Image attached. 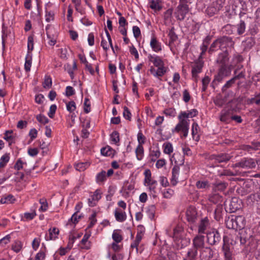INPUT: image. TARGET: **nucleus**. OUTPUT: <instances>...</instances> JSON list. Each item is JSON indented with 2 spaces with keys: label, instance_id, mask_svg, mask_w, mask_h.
Instances as JSON below:
<instances>
[{
  "label": "nucleus",
  "instance_id": "obj_47",
  "mask_svg": "<svg viewBox=\"0 0 260 260\" xmlns=\"http://www.w3.org/2000/svg\"><path fill=\"white\" fill-rule=\"evenodd\" d=\"M206 252L207 254L205 256L208 259H211L213 257L214 251L210 247H206L202 251V253Z\"/></svg>",
  "mask_w": 260,
  "mask_h": 260
},
{
  "label": "nucleus",
  "instance_id": "obj_33",
  "mask_svg": "<svg viewBox=\"0 0 260 260\" xmlns=\"http://www.w3.org/2000/svg\"><path fill=\"white\" fill-rule=\"evenodd\" d=\"M185 125H187V121L185 119L180 120L179 122L176 125L174 129L172 131L173 132H176L178 133L181 131H182Z\"/></svg>",
  "mask_w": 260,
  "mask_h": 260
},
{
  "label": "nucleus",
  "instance_id": "obj_22",
  "mask_svg": "<svg viewBox=\"0 0 260 260\" xmlns=\"http://www.w3.org/2000/svg\"><path fill=\"white\" fill-rule=\"evenodd\" d=\"M200 127L197 122H193L191 126V135L193 140L198 141L200 139L199 131Z\"/></svg>",
  "mask_w": 260,
  "mask_h": 260
},
{
  "label": "nucleus",
  "instance_id": "obj_39",
  "mask_svg": "<svg viewBox=\"0 0 260 260\" xmlns=\"http://www.w3.org/2000/svg\"><path fill=\"white\" fill-rule=\"evenodd\" d=\"M168 68L165 66H162V67H160L157 68L156 70V72L155 73V77H162L168 71Z\"/></svg>",
  "mask_w": 260,
  "mask_h": 260
},
{
  "label": "nucleus",
  "instance_id": "obj_64",
  "mask_svg": "<svg viewBox=\"0 0 260 260\" xmlns=\"http://www.w3.org/2000/svg\"><path fill=\"white\" fill-rule=\"evenodd\" d=\"M225 101L221 98H217L214 100L215 105L219 107H221L225 103Z\"/></svg>",
  "mask_w": 260,
  "mask_h": 260
},
{
  "label": "nucleus",
  "instance_id": "obj_52",
  "mask_svg": "<svg viewBox=\"0 0 260 260\" xmlns=\"http://www.w3.org/2000/svg\"><path fill=\"white\" fill-rule=\"evenodd\" d=\"M164 152L166 154H170L171 153L173 152V147L172 144L167 142L164 144Z\"/></svg>",
  "mask_w": 260,
  "mask_h": 260
},
{
  "label": "nucleus",
  "instance_id": "obj_12",
  "mask_svg": "<svg viewBox=\"0 0 260 260\" xmlns=\"http://www.w3.org/2000/svg\"><path fill=\"white\" fill-rule=\"evenodd\" d=\"M148 58L149 61L151 62L155 67L159 68L165 66V63L161 57L159 56L149 54L148 56Z\"/></svg>",
  "mask_w": 260,
  "mask_h": 260
},
{
  "label": "nucleus",
  "instance_id": "obj_57",
  "mask_svg": "<svg viewBox=\"0 0 260 260\" xmlns=\"http://www.w3.org/2000/svg\"><path fill=\"white\" fill-rule=\"evenodd\" d=\"M164 113L167 116L175 117L176 115L175 109L172 108L166 109L164 111Z\"/></svg>",
  "mask_w": 260,
  "mask_h": 260
},
{
  "label": "nucleus",
  "instance_id": "obj_21",
  "mask_svg": "<svg viewBox=\"0 0 260 260\" xmlns=\"http://www.w3.org/2000/svg\"><path fill=\"white\" fill-rule=\"evenodd\" d=\"M180 168L177 166H175L172 171V177L171 180V183L173 185H175L177 183V180L179 174Z\"/></svg>",
  "mask_w": 260,
  "mask_h": 260
},
{
  "label": "nucleus",
  "instance_id": "obj_1",
  "mask_svg": "<svg viewBox=\"0 0 260 260\" xmlns=\"http://www.w3.org/2000/svg\"><path fill=\"white\" fill-rule=\"evenodd\" d=\"M229 53L227 50L218 54L216 62L219 67L218 74L215 76L212 85L216 82H220L224 77L229 76L231 73L233 66L229 63Z\"/></svg>",
  "mask_w": 260,
  "mask_h": 260
},
{
  "label": "nucleus",
  "instance_id": "obj_2",
  "mask_svg": "<svg viewBox=\"0 0 260 260\" xmlns=\"http://www.w3.org/2000/svg\"><path fill=\"white\" fill-rule=\"evenodd\" d=\"M224 209L226 212L234 213L242 207V200L237 197L226 200L224 203Z\"/></svg>",
  "mask_w": 260,
  "mask_h": 260
},
{
  "label": "nucleus",
  "instance_id": "obj_41",
  "mask_svg": "<svg viewBox=\"0 0 260 260\" xmlns=\"http://www.w3.org/2000/svg\"><path fill=\"white\" fill-rule=\"evenodd\" d=\"M114 150L108 146L107 147L102 148L101 150V153L104 156H113Z\"/></svg>",
  "mask_w": 260,
  "mask_h": 260
},
{
  "label": "nucleus",
  "instance_id": "obj_51",
  "mask_svg": "<svg viewBox=\"0 0 260 260\" xmlns=\"http://www.w3.org/2000/svg\"><path fill=\"white\" fill-rule=\"evenodd\" d=\"M67 110L70 113H72L76 109V105L75 102L71 101L66 104Z\"/></svg>",
  "mask_w": 260,
  "mask_h": 260
},
{
  "label": "nucleus",
  "instance_id": "obj_23",
  "mask_svg": "<svg viewBox=\"0 0 260 260\" xmlns=\"http://www.w3.org/2000/svg\"><path fill=\"white\" fill-rule=\"evenodd\" d=\"M115 217L117 221L123 222L126 218V215L125 212L120 209H116L114 213Z\"/></svg>",
  "mask_w": 260,
  "mask_h": 260
},
{
  "label": "nucleus",
  "instance_id": "obj_46",
  "mask_svg": "<svg viewBox=\"0 0 260 260\" xmlns=\"http://www.w3.org/2000/svg\"><path fill=\"white\" fill-rule=\"evenodd\" d=\"M220 43L218 40V39L215 40L211 45V46L208 50V52L210 54H212L213 52H214L216 50V49L217 48H220L221 47H219Z\"/></svg>",
  "mask_w": 260,
  "mask_h": 260
},
{
  "label": "nucleus",
  "instance_id": "obj_53",
  "mask_svg": "<svg viewBox=\"0 0 260 260\" xmlns=\"http://www.w3.org/2000/svg\"><path fill=\"white\" fill-rule=\"evenodd\" d=\"M112 239L116 243H118L122 241V237L115 230L112 234Z\"/></svg>",
  "mask_w": 260,
  "mask_h": 260
},
{
  "label": "nucleus",
  "instance_id": "obj_10",
  "mask_svg": "<svg viewBox=\"0 0 260 260\" xmlns=\"http://www.w3.org/2000/svg\"><path fill=\"white\" fill-rule=\"evenodd\" d=\"M256 166V163L252 158H244L240 161L235 164V166L242 168H253Z\"/></svg>",
  "mask_w": 260,
  "mask_h": 260
},
{
  "label": "nucleus",
  "instance_id": "obj_37",
  "mask_svg": "<svg viewBox=\"0 0 260 260\" xmlns=\"http://www.w3.org/2000/svg\"><path fill=\"white\" fill-rule=\"evenodd\" d=\"M246 103L248 105L255 103L256 105H259L260 104V93L257 94L253 98L247 99Z\"/></svg>",
  "mask_w": 260,
  "mask_h": 260
},
{
  "label": "nucleus",
  "instance_id": "obj_40",
  "mask_svg": "<svg viewBox=\"0 0 260 260\" xmlns=\"http://www.w3.org/2000/svg\"><path fill=\"white\" fill-rule=\"evenodd\" d=\"M31 65V56L29 53H27L25 58V62L24 64V69L26 72H28L30 70Z\"/></svg>",
  "mask_w": 260,
  "mask_h": 260
},
{
  "label": "nucleus",
  "instance_id": "obj_20",
  "mask_svg": "<svg viewBox=\"0 0 260 260\" xmlns=\"http://www.w3.org/2000/svg\"><path fill=\"white\" fill-rule=\"evenodd\" d=\"M150 45L152 50L156 52H159L161 50V44L157 40L155 37H152Z\"/></svg>",
  "mask_w": 260,
  "mask_h": 260
},
{
  "label": "nucleus",
  "instance_id": "obj_27",
  "mask_svg": "<svg viewBox=\"0 0 260 260\" xmlns=\"http://www.w3.org/2000/svg\"><path fill=\"white\" fill-rule=\"evenodd\" d=\"M59 230L56 228H53L52 229H49V236H46V240H55L57 235L59 234Z\"/></svg>",
  "mask_w": 260,
  "mask_h": 260
},
{
  "label": "nucleus",
  "instance_id": "obj_19",
  "mask_svg": "<svg viewBox=\"0 0 260 260\" xmlns=\"http://www.w3.org/2000/svg\"><path fill=\"white\" fill-rule=\"evenodd\" d=\"M225 224L227 228L229 229L238 230L234 219V215H231L225 219Z\"/></svg>",
  "mask_w": 260,
  "mask_h": 260
},
{
  "label": "nucleus",
  "instance_id": "obj_5",
  "mask_svg": "<svg viewBox=\"0 0 260 260\" xmlns=\"http://www.w3.org/2000/svg\"><path fill=\"white\" fill-rule=\"evenodd\" d=\"M204 62L203 57L199 56L198 58L194 61V64L191 66V75L196 82L198 81V74L202 72Z\"/></svg>",
  "mask_w": 260,
  "mask_h": 260
},
{
  "label": "nucleus",
  "instance_id": "obj_31",
  "mask_svg": "<svg viewBox=\"0 0 260 260\" xmlns=\"http://www.w3.org/2000/svg\"><path fill=\"white\" fill-rule=\"evenodd\" d=\"M223 210V207L222 205L218 204L215 209L214 211V215H215V219L219 221L220 220V218H221V214Z\"/></svg>",
  "mask_w": 260,
  "mask_h": 260
},
{
  "label": "nucleus",
  "instance_id": "obj_42",
  "mask_svg": "<svg viewBox=\"0 0 260 260\" xmlns=\"http://www.w3.org/2000/svg\"><path fill=\"white\" fill-rule=\"evenodd\" d=\"M246 25L244 20H241L240 23L237 24V32L238 35H242L245 30Z\"/></svg>",
  "mask_w": 260,
  "mask_h": 260
},
{
  "label": "nucleus",
  "instance_id": "obj_38",
  "mask_svg": "<svg viewBox=\"0 0 260 260\" xmlns=\"http://www.w3.org/2000/svg\"><path fill=\"white\" fill-rule=\"evenodd\" d=\"M135 152L137 159L139 160H141L144 156V148L142 145H138L135 150Z\"/></svg>",
  "mask_w": 260,
  "mask_h": 260
},
{
  "label": "nucleus",
  "instance_id": "obj_16",
  "mask_svg": "<svg viewBox=\"0 0 260 260\" xmlns=\"http://www.w3.org/2000/svg\"><path fill=\"white\" fill-rule=\"evenodd\" d=\"M209 225V220L206 217L200 220L198 225V233L204 234Z\"/></svg>",
  "mask_w": 260,
  "mask_h": 260
},
{
  "label": "nucleus",
  "instance_id": "obj_24",
  "mask_svg": "<svg viewBox=\"0 0 260 260\" xmlns=\"http://www.w3.org/2000/svg\"><path fill=\"white\" fill-rule=\"evenodd\" d=\"M16 201V199L14 196L11 194L4 196L0 200V203L4 204H13Z\"/></svg>",
  "mask_w": 260,
  "mask_h": 260
},
{
  "label": "nucleus",
  "instance_id": "obj_63",
  "mask_svg": "<svg viewBox=\"0 0 260 260\" xmlns=\"http://www.w3.org/2000/svg\"><path fill=\"white\" fill-rule=\"evenodd\" d=\"M75 94V91L74 89L70 86H68L66 87V95L68 97L72 96Z\"/></svg>",
  "mask_w": 260,
  "mask_h": 260
},
{
  "label": "nucleus",
  "instance_id": "obj_58",
  "mask_svg": "<svg viewBox=\"0 0 260 260\" xmlns=\"http://www.w3.org/2000/svg\"><path fill=\"white\" fill-rule=\"evenodd\" d=\"M145 175V183L147 184L148 182L151 181V173L149 169H147L144 172Z\"/></svg>",
  "mask_w": 260,
  "mask_h": 260
},
{
  "label": "nucleus",
  "instance_id": "obj_3",
  "mask_svg": "<svg viewBox=\"0 0 260 260\" xmlns=\"http://www.w3.org/2000/svg\"><path fill=\"white\" fill-rule=\"evenodd\" d=\"M186 218L190 228L193 230L196 226V223L199 219L197 209L193 206H189L186 211Z\"/></svg>",
  "mask_w": 260,
  "mask_h": 260
},
{
  "label": "nucleus",
  "instance_id": "obj_6",
  "mask_svg": "<svg viewBox=\"0 0 260 260\" xmlns=\"http://www.w3.org/2000/svg\"><path fill=\"white\" fill-rule=\"evenodd\" d=\"M223 7V0H215L206 10V14L212 17L217 14Z\"/></svg>",
  "mask_w": 260,
  "mask_h": 260
},
{
  "label": "nucleus",
  "instance_id": "obj_54",
  "mask_svg": "<svg viewBox=\"0 0 260 260\" xmlns=\"http://www.w3.org/2000/svg\"><path fill=\"white\" fill-rule=\"evenodd\" d=\"M123 116L126 119L129 121L131 120L132 114L128 108L126 106L123 107Z\"/></svg>",
  "mask_w": 260,
  "mask_h": 260
},
{
  "label": "nucleus",
  "instance_id": "obj_48",
  "mask_svg": "<svg viewBox=\"0 0 260 260\" xmlns=\"http://www.w3.org/2000/svg\"><path fill=\"white\" fill-rule=\"evenodd\" d=\"M168 36L170 38V43H173L178 38L177 35L174 31V27H172L171 29H170Z\"/></svg>",
  "mask_w": 260,
  "mask_h": 260
},
{
  "label": "nucleus",
  "instance_id": "obj_50",
  "mask_svg": "<svg viewBox=\"0 0 260 260\" xmlns=\"http://www.w3.org/2000/svg\"><path fill=\"white\" fill-rule=\"evenodd\" d=\"M39 202L41 205L39 208V210L43 212L46 211L47 210L48 207L47 200L43 198L41 199Z\"/></svg>",
  "mask_w": 260,
  "mask_h": 260
},
{
  "label": "nucleus",
  "instance_id": "obj_44",
  "mask_svg": "<svg viewBox=\"0 0 260 260\" xmlns=\"http://www.w3.org/2000/svg\"><path fill=\"white\" fill-rule=\"evenodd\" d=\"M110 140L114 144H117L120 140L119 133L117 131L113 132L110 135Z\"/></svg>",
  "mask_w": 260,
  "mask_h": 260
},
{
  "label": "nucleus",
  "instance_id": "obj_28",
  "mask_svg": "<svg viewBox=\"0 0 260 260\" xmlns=\"http://www.w3.org/2000/svg\"><path fill=\"white\" fill-rule=\"evenodd\" d=\"M260 147V143L258 142H252L250 145H246L243 146V149L248 151L251 150H256Z\"/></svg>",
  "mask_w": 260,
  "mask_h": 260
},
{
  "label": "nucleus",
  "instance_id": "obj_49",
  "mask_svg": "<svg viewBox=\"0 0 260 260\" xmlns=\"http://www.w3.org/2000/svg\"><path fill=\"white\" fill-rule=\"evenodd\" d=\"M22 248V243L20 241H16L12 245V249L16 253L19 252Z\"/></svg>",
  "mask_w": 260,
  "mask_h": 260
},
{
  "label": "nucleus",
  "instance_id": "obj_60",
  "mask_svg": "<svg viewBox=\"0 0 260 260\" xmlns=\"http://www.w3.org/2000/svg\"><path fill=\"white\" fill-rule=\"evenodd\" d=\"M196 186L199 189L206 188L209 187V183L208 181H198L196 182Z\"/></svg>",
  "mask_w": 260,
  "mask_h": 260
},
{
  "label": "nucleus",
  "instance_id": "obj_11",
  "mask_svg": "<svg viewBox=\"0 0 260 260\" xmlns=\"http://www.w3.org/2000/svg\"><path fill=\"white\" fill-rule=\"evenodd\" d=\"M205 237L203 235H197L192 240L193 248L192 249H198L204 248Z\"/></svg>",
  "mask_w": 260,
  "mask_h": 260
},
{
  "label": "nucleus",
  "instance_id": "obj_62",
  "mask_svg": "<svg viewBox=\"0 0 260 260\" xmlns=\"http://www.w3.org/2000/svg\"><path fill=\"white\" fill-rule=\"evenodd\" d=\"M155 207L154 205L149 206L147 212L149 217L152 219L154 216Z\"/></svg>",
  "mask_w": 260,
  "mask_h": 260
},
{
  "label": "nucleus",
  "instance_id": "obj_35",
  "mask_svg": "<svg viewBox=\"0 0 260 260\" xmlns=\"http://www.w3.org/2000/svg\"><path fill=\"white\" fill-rule=\"evenodd\" d=\"M222 198V196L218 193H214L209 197V200L215 204H218V203L221 201Z\"/></svg>",
  "mask_w": 260,
  "mask_h": 260
},
{
  "label": "nucleus",
  "instance_id": "obj_9",
  "mask_svg": "<svg viewBox=\"0 0 260 260\" xmlns=\"http://www.w3.org/2000/svg\"><path fill=\"white\" fill-rule=\"evenodd\" d=\"M260 200V193L256 192L251 194L247 199L248 204L255 209L257 214L259 213V201Z\"/></svg>",
  "mask_w": 260,
  "mask_h": 260
},
{
  "label": "nucleus",
  "instance_id": "obj_26",
  "mask_svg": "<svg viewBox=\"0 0 260 260\" xmlns=\"http://www.w3.org/2000/svg\"><path fill=\"white\" fill-rule=\"evenodd\" d=\"M198 251L196 249L190 248L188 250L187 256L183 260H197Z\"/></svg>",
  "mask_w": 260,
  "mask_h": 260
},
{
  "label": "nucleus",
  "instance_id": "obj_29",
  "mask_svg": "<svg viewBox=\"0 0 260 260\" xmlns=\"http://www.w3.org/2000/svg\"><path fill=\"white\" fill-rule=\"evenodd\" d=\"M96 182L99 184L103 183L107 179L106 172L105 171H102L99 173L95 178Z\"/></svg>",
  "mask_w": 260,
  "mask_h": 260
},
{
  "label": "nucleus",
  "instance_id": "obj_45",
  "mask_svg": "<svg viewBox=\"0 0 260 260\" xmlns=\"http://www.w3.org/2000/svg\"><path fill=\"white\" fill-rule=\"evenodd\" d=\"M236 80L235 78H232L230 80L228 81L224 85V86L222 88V92H225L228 88H231L233 86L234 84L236 83Z\"/></svg>",
  "mask_w": 260,
  "mask_h": 260
},
{
  "label": "nucleus",
  "instance_id": "obj_43",
  "mask_svg": "<svg viewBox=\"0 0 260 260\" xmlns=\"http://www.w3.org/2000/svg\"><path fill=\"white\" fill-rule=\"evenodd\" d=\"M9 154L6 153L3 155L0 159V168L5 167L7 162L9 161Z\"/></svg>",
  "mask_w": 260,
  "mask_h": 260
},
{
  "label": "nucleus",
  "instance_id": "obj_13",
  "mask_svg": "<svg viewBox=\"0 0 260 260\" xmlns=\"http://www.w3.org/2000/svg\"><path fill=\"white\" fill-rule=\"evenodd\" d=\"M224 243L222 247V250L224 254V260H234L233 251L230 249V246L225 243L224 237H223Z\"/></svg>",
  "mask_w": 260,
  "mask_h": 260
},
{
  "label": "nucleus",
  "instance_id": "obj_17",
  "mask_svg": "<svg viewBox=\"0 0 260 260\" xmlns=\"http://www.w3.org/2000/svg\"><path fill=\"white\" fill-rule=\"evenodd\" d=\"M211 159H214L217 162H222L229 161L231 159V156L227 153H221L218 155H211Z\"/></svg>",
  "mask_w": 260,
  "mask_h": 260
},
{
  "label": "nucleus",
  "instance_id": "obj_34",
  "mask_svg": "<svg viewBox=\"0 0 260 260\" xmlns=\"http://www.w3.org/2000/svg\"><path fill=\"white\" fill-rule=\"evenodd\" d=\"M13 132L12 130L6 131L4 133V139L9 143L10 145L14 139L13 136Z\"/></svg>",
  "mask_w": 260,
  "mask_h": 260
},
{
  "label": "nucleus",
  "instance_id": "obj_56",
  "mask_svg": "<svg viewBox=\"0 0 260 260\" xmlns=\"http://www.w3.org/2000/svg\"><path fill=\"white\" fill-rule=\"evenodd\" d=\"M34 38L32 36H29L28 37L27 49L28 53L30 54V51H31L34 49Z\"/></svg>",
  "mask_w": 260,
  "mask_h": 260
},
{
  "label": "nucleus",
  "instance_id": "obj_32",
  "mask_svg": "<svg viewBox=\"0 0 260 260\" xmlns=\"http://www.w3.org/2000/svg\"><path fill=\"white\" fill-rule=\"evenodd\" d=\"M228 184L223 181H216L213 183L215 190L222 191L227 186Z\"/></svg>",
  "mask_w": 260,
  "mask_h": 260
},
{
  "label": "nucleus",
  "instance_id": "obj_36",
  "mask_svg": "<svg viewBox=\"0 0 260 260\" xmlns=\"http://www.w3.org/2000/svg\"><path fill=\"white\" fill-rule=\"evenodd\" d=\"M149 3L150 8L155 11H159L162 9V6L159 4L158 0H151Z\"/></svg>",
  "mask_w": 260,
  "mask_h": 260
},
{
  "label": "nucleus",
  "instance_id": "obj_8",
  "mask_svg": "<svg viewBox=\"0 0 260 260\" xmlns=\"http://www.w3.org/2000/svg\"><path fill=\"white\" fill-rule=\"evenodd\" d=\"M189 10V7L187 4H179L175 12L177 19L179 20H184L186 15L188 13Z\"/></svg>",
  "mask_w": 260,
  "mask_h": 260
},
{
  "label": "nucleus",
  "instance_id": "obj_15",
  "mask_svg": "<svg viewBox=\"0 0 260 260\" xmlns=\"http://www.w3.org/2000/svg\"><path fill=\"white\" fill-rule=\"evenodd\" d=\"M232 116V111L231 110L223 109L220 113V120L222 122L229 123L231 120Z\"/></svg>",
  "mask_w": 260,
  "mask_h": 260
},
{
  "label": "nucleus",
  "instance_id": "obj_18",
  "mask_svg": "<svg viewBox=\"0 0 260 260\" xmlns=\"http://www.w3.org/2000/svg\"><path fill=\"white\" fill-rule=\"evenodd\" d=\"M246 242V239L243 237L242 233H239L238 235H234L232 237L231 244L234 245L240 243L241 245H244Z\"/></svg>",
  "mask_w": 260,
  "mask_h": 260
},
{
  "label": "nucleus",
  "instance_id": "obj_7",
  "mask_svg": "<svg viewBox=\"0 0 260 260\" xmlns=\"http://www.w3.org/2000/svg\"><path fill=\"white\" fill-rule=\"evenodd\" d=\"M207 242L211 245H214L219 243L221 236L220 233L216 229H213L211 231L207 233Z\"/></svg>",
  "mask_w": 260,
  "mask_h": 260
},
{
  "label": "nucleus",
  "instance_id": "obj_55",
  "mask_svg": "<svg viewBox=\"0 0 260 260\" xmlns=\"http://www.w3.org/2000/svg\"><path fill=\"white\" fill-rule=\"evenodd\" d=\"M96 216V213L95 211H94L89 218V220L90 222L88 226V228H91L95 224V222H96V219H95Z\"/></svg>",
  "mask_w": 260,
  "mask_h": 260
},
{
  "label": "nucleus",
  "instance_id": "obj_14",
  "mask_svg": "<svg viewBox=\"0 0 260 260\" xmlns=\"http://www.w3.org/2000/svg\"><path fill=\"white\" fill-rule=\"evenodd\" d=\"M220 43V47H232L234 45V42L232 40V38L229 37L223 36L218 38Z\"/></svg>",
  "mask_w": 260,
  "mask_h": 260
},
{
  "label": "nucleus",
  "instance_id": "obj_4",
  "mask_svg": "<svg viewBox=\"0 0 260 260\" xmlns=\"http://www.w3.org/2000/svg\"><path fill=\"white\" fill-rule=\"evenodd\" d=\"M231 9L235 14H239L241 18L246 14L247 10L246 4L243 0H233Z\"/></svg>",
  "mask_w": 260,
  "mask_h": 260
},
{
  "label": "nucleus",
  "instance_id": "obj_30",
  "mask_svg": "<svg viewBox=\"0 0 260 260\" xmlns=\"http://www.w3.org/2000/svg\"><path fill=\"white\" fill-rule=\"evenodd\" d=\"M82 208V204L81 203H79L76 205L75 210H76V212H75L73 215L72 216L70 220L72 221V222L74 224H76L78 222V220H77V213L79 212L80 209Z\"/></svg>",
  "mask_w": 260,
  "mask_h": 260
},
{
  "label": "nucleus",
  "instance_id": "obj_25",
  "mask_svg": "<svg viewBox=\"0 0 260 260\" xmlns=\"http://www.w3.org/2000/svg\"><path fill=\"white\" fill-rule=\"evenodd\" d=\"M234 219L236 221L238 229L241 230L244 228L245 225V219L244 216L242 215L235 216Z\"/></svg>",
  "mask_w": 260,
  "mask_h": 260
},
{
  "label": "nucleus",
  "instance_id": "obj_61",
  "mask_svg": "<svg viewBox=\"0 0 260 260\" xmlns=\"http://www.w3.org/2000/svg\"><path fill=\"white\" fill-rule=\"evenodd\" d=\"M84 111L86 113H88L90 111V104L89 100L87 98H85L84 102Z\"/></svg>",
  "mask_w": 260,
  "mask_h": 260
},
{
  "label": "nucleus",
  "instance_id": "obj_59",
  "mask_svg": "<svg viewBox=\"0 0 260 260\" xmlns=\"http://www.w3.org/2000/svg\"><path fill=\"white\" fill-rule=\"evenodd\" d=\"M36 118L39 122L43 124H46L49 122V119L46 116L42 114L38 115Z\"/></svg>",
  "mask_w": 260,
  "mask_h": 260
}]
</instances>
